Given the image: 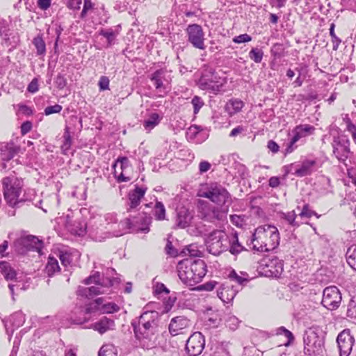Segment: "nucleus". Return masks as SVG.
<instances>
[{"instance_id":"f257e3e1","label":"nucleus","mask_w":356,"mask_h":356,"mask_svg":"<svg viewBox=\"0 0 356 356\" xmlns=\"http://www.w3.org/2000/svg\"><path fill=\"white\" fill-rule=\"evenodd\" d=\"M160 314L156 311H145L131 322L135 337L140 346L151 349L156 346V332L159 327Z\"/></svg>"},{"instance_id":"f03ea898","label":"nucleus","mask_w":356,"mask_h":356,"mask_svg":"<svg viewBox=\"0 0 356 356\" xmlns=\"http://www.w3.org/2000/svg\"><path fill=\"white\" fill-rule=\"evenodd\" d=\"M177 269L180 280L190 286L200 282L207 272L204 260L192 257L180 261Z\"/></svg>"},{"instance_id":"7ed1b4c3","label":"nucleus","mask_w":356,"mask_h":356,"mask_svg":"<svg viewBox=\"0 0 356 356\" xmlns=\"http://www.w3.org/2000/svg\"><path fill=\"white\" fill-rule=\"evenodd\" d=\"M279 243L280 234L275 226L259 227L252 235V248L257 252L273 250L278 246Z\"/></svg>"},{"instance_id":"20e7f679","label":"nucleus","mask_w":356,"mask_h":356,"mask_svg":"<svg viewBox=\"0 0 356 356\" xmlns=\"http://www.w3.org/2000/svg\"><path fill=\"white\" fill-rule=\"evenodd\" d=\"M119 282L120 279L118 277L113 279L104 277L99 272H96L94 275L89 276L83 280V283L86 285L92 283L95 285L90 287L79 286L77 290V295L90 298L95 296L105 293L106 289Z\"/></svg>"},{"instance_id":"39448f33","label":"nucleus","mask_w":356,"mask_h":356,"mask_svg":"<svg viewBox=\"0 0 356 356\" xmlns=\"http://www.w3.org/2000/svg\"><path fill=\"white\" fill-rule=\"evenodd\" d=\"M152 220V218L145 212L138 213L136 216L127 218L124 220L119 222V229L115 230L113 235L120 236L128 232L147 233L149 231V226Z\"/></svg>"},{"instance_id":"423d86ee","label":"nucleus","mask_w":356,"mask_h":356,"mask_svg":"<svg viewBox=\"0 0 356 356\" xmlns=\"http://www.w3.org/2000/svg\"><path fill=\"white\" fill-rule=\"evenodd\" d=\"M199 195L210 200L216 204L228 209L232 199L228 191L218 183H211L200 191Z\"/></svg>"},{"instance_id":"0eeeda50","label":"nucleus","mask_w":356,"mask_h":356,"mask_svg":"<svg viewBox=\"0 0 356 356\" xmlns=\"http://www.w3.org/2000/svg\"><path fill=\"white\" fill-rule=\"evenodd\" d=\"M23 186V180L14 175H10L2 179L3 197L9 206L18 207Z\"/></svg>"},{"instance_id":"6e6552de","label":"nucleus","mask_w":356,"mask_h":356,"mask_svg":"<svg viewBox=\"0 0 356 356\" xmlns=\"http://www.w3.org/2000/svg\"><path fill=\"white\" fill-rule=\"evenodd\" d=\"M304 353L311 356L320 354L323 348L324 334L319 328L312 327L304 334Z\"/></svg>"},{"instance_id":"1a4fd4ad","label":"nucleus","mask_w":356,"mask_h":356,"mask_svg":"<svg viewBox=\"0 0 356 356\" xmlns=\"http://www.w3.org/2000/svg\"><path fill=\"white\" fill-rule=\"evenodd\" d=\"M227 209L218 207L211 204H202L198 209V216L203 220L216 225L222 224L227 220Z\"/></svg>"},{"instance_id":"9d476101","label":"nucleus","mask_w":356,"mask_h":356,"mask_svg":"<svg viewBox=\"0 0 356 356\" xmlns=\"http://www.w3.org/2000/svg\"><path fill=\"white\" fill-rule=\"evenodd\" d=\"M228 236L222 230H214L207 237L206 245L207 251L213 255H219L228 250Z\"/></svg>"},{"instance_id":"9b49d317","label":"nucleus","mask_w":356,"mask_h":356,"mask_svg":"<svg viewBox=\"0 0 356 356\" xmlns=\"http://www.w3.org/2000/svg\"><path fill=\"white\" fill-rule=\"evenodd\" d=\"M197 85L203 90L217 95L222 90L223 84L218 80L215 71L212 68H206L202 72Z\"/></svg>"},{"instance_id":"f8f14e48","label":"nucleus","mask_w":356,"mask_h":356,"mask_svg":"<svg viewBox=\"0 0 356 356\" xmlns=\"http://www.w3.org/2000/svg\"><path fill=\"white\" fill-rule=\"evenodd\" d=\"M261 274L269 277H280L284 270V262L277 257H266L258 267Z\"/></svg>"},{"instance_id":"ddd939ff","label":"nucleus","mask_w":356,"mask_h":356,"mask_svg":"<svg viewBox=\"0 0 356 356\" xmlns=\"http://www.w3.org/2000/svg\"><path fill=\"white\" fill-rule=\"evenodd\" d=\"M316 160L306 159L300 163H291L286 166V173L292 174L299 177H303L312 175L318 169Z\"/></svg>"},{"instance_id":"4468645a","label":"nucleus","mask_w":356,"mask_h":356,"mask_svg":"<svg viewBox=\"0 0 356 356\" xmlns=\"http://www.w3.org/2000/svg\"><path fill=\"white\" fill-rule=\"evenodd\" d=\"M149 79L154 86L156 91L163 96L170 90L169 85L171 81L170 73L165 69H159L149 75Z\"/></svg>"},{"instance_id":"2eb2a0df","label":"nucleus","mask_w":356,"mask_h":356,"mask_svg":"<svg viewBox=\"0 0 356 356\" xmlns=\"http://www.w3.org/2000/svg\"><path fill=\"white\" fill-rule=\"evenodd\" d=\"M341 300V293L337 286H327L323 290L321 303L327 309H337L339 307Z\"/></svg>"},{"instance_id":"dca6fc26","label":"nucleus","mask_w":356,"mask_h":356,"mask_svg":"<svg viewBox=\"0 0 356 356\" xmlns=\"http://www.w3.org/2000/svg\"><path fill=\"white\" fill-rule=\"evenodd\" d=\"M186 32L188 36V41L196 49L204 50L206 45L204 44L205 35L202 27L197 24H189Z\"/></svg>"},{"instance_id":"f3484780","label":"nucleus","mask_w":356,"mask_h":356,"mask_svg":"<svg viewBox=\"0 0 356 356\" xmlns=\"http://www.w3.org/2000/svg\"><path fill=\"white\" fill-rule=\"evenodd\" d=\"M204 337L200 332L192 334L186 344V350L191 356H198L204 348Z\"/></svg>"},{"instance_id":"a211bd4d","label":"nucleus","mask_w":356,"mask_h":356,"mask_svg":"<svg viewBox=\"0 0 356 356\" xmlns=\"http://www.w3.org/2000/svg\"><path fill=\"white\" fill-rule=\"evenodd\" d=\"M333 154L341 163H344L350 154V141L345 137H334L332 144Z\"/></svg>"},{"instance_id":"6ab92c4d","label":"nucleus","mask_w":356,"mask_h":356,"mask_svg":"<svg viewBox=\"0 0 356 356\" xmlns=\"http://www.w3.org/2000/svg\"><path fill=\"white\" fill-rule=\"evenodd\" d=\"M337 342L340 356H348L352 350L354 338L349 330H343L337 337Z\"/></svg>"},{"instance_id":"aec40b11","label":"nucleus","mask_w":356,"mask_h":356,"mask_svg":"<svg viewBox=\"0 0 356 356\" xmlns=\"http://www.w3.org/2000/svg\"><path fill=\"white\" fill-rule=\"evenodd\" d=\"M120 166L121 172L116 177L118 182H127L131 179L130 172L132 170L129 159L127 156H119L113 164V167Z\"/></svg>"},{"instance_id":"412c9836","label":"nucleus","mask_w":356,"mask_h":356,"mask_svg":"<svg viewBox=\"0 0 356 356\" xmlns=\"http://www.w3.org/2000/svg\"><path fill=\"white\" fill-rule=\"evenodd\" d=\"M0 35L7 46L15 47L19 42V37L9 28L8 22L0 19Z\"/></svg>"},{"instance_id":"4be33fe9","label":"nucleus","mask_w":356,"mask_h":356,"mask_svg":"<svg viewBox=\"0 0 356 356\" xmlns=\"http://www.w3.org/2000/svg\"><path fill=\"white\" fill-rule=\"evenodd\" d=\"M146 191V187H140L136 185L135 188L129 193V200L127 208L128 212L136 209L140 205L141 200L143 198Z\"/></svg>"},{"instance_id":"5701e85b","label":"nucleus","mask_w":356,"mask_h":356,"mask_svg":"<svg viewBox=\"0 0 356 356\" xmlns=\"http://www.w3.org/2000/svg\"><path fill=\"white\" fill-rule=\"evenodd\" d=\"M190 326V321L184 316H177L172 318L169 324V331L172 335L179 334L181 331Z\"/></svg>"},{"instance_id":"b1692460","label":"nucleus","mask_w":356,"mask_h":356,"mask_svg":"<svg viewBox=\"0 0 356 356\" xmlns=\"http://www.w3.org/2000/svg\"><path fill=\"white\" fill-rule=\"evenodd\" d=\"M186 137L188 140L193 141L196 143H201L204 141L208 135L202 131V129L197 125L191 126L186 131Z\"/></svg>"},{"instance_id":"393cba45","label":"nucleus","mask_w":356,"mask_h":356,"mask_svg":"<svg viewBox=\"0 0 356 356\" xmlns=\"http://www.w3.org/2000/svg\"><path fill=\"white\" fill-rule=\"evenodd\" d=\"M66 229L74 235L83 236L87 232V225L85 220H75L74 222L67 221Z\"/></svg>"},{"instance_id":"a878e982","label":"nucleus","mask_w":356,"mask_h":356,"mask_svg":"<svg viewBox=\"0 0 356 356\" xmlns=\"http://www.w3.org/2000/svg\"><path fill=\"white\" fill-rule=\"evenodd\" d=\"M114 326L113 320L103 317L98 322L92 324L90 327L102 334L109 330H113Z\"/></svg>"},{"instance_id":"bb28decb","label":"nucleus","mask_w":356,"mask_h":356,"mask_svg":"<svg viewBox=\"0 0 356 356\" xmlns=\"http://www.w3.org/2000/svg\"><path fill=\"white\" fill-rule=\"evenodd\" d=\"M315 129V127L310 124H300L294 127L292 130V133L299 140L302 138L312 135L314 133Z\"/></svg>"},{"instance_id":"cd10ccee","label":"nucleus","mask_w":356,"mask_h":356,"mask_svg":"<svg viewBox=\"0 0 356 356\" xmlns=\"http://www.w3.org/2000/svg\"><path fill=\"white\" fill-rule=\"evenodd\" d=\"M228 249L231 254H238L245 250V248L239 243L238 234L236 232L228 236Z\"/></svg>"},{"instance_id":"c85d7f7f","label":"nucleus","mask_w":356,"mask_h":356,"mask_svg":"<svg viewBox=\"0 0 356 356\" xmlns=\"http://www.w3.org/2000/svg\"><path fill=\"white\" fill-rule=\"evenodd\" d=\"M243 106L244 102L242 100L232 98L226 103L225 110L230 116H232L240 112Z\"/></svg>"},{"instance_id":"c756f323","label":"nucleus","mask_w":356,"mask_h":356,"mask_svg":"<svg viewBox=\"0 0 356 356\" xmlns=\"http://www.w3.org/2000/svg\"><path fill=\"white\" fill-rule=\"evenodd\" d=\"M21 242L29 250L33 249L40 252L42 248V242L34 236H27L22 238Z\"/></svg>"},{"instance_id":"7c9ffc66","label":"nucleus","mask_w":356,"mask_h":356,"mask_svg":"<svg viewBox=\"0 0 356 356\" xmlns=\"http://www.w3.org/2000/svg\"><path fill=\"white\" fill-rule=\"evenodd\" d=\"M0 273L7 281L13 280L16 278L17 273L8 262H0Z\"/></svg>"},{"instance_id":"2f4dec72","label":"nucleus","mask_w":356,"mask_h":356,"mask_svg":"<svg viewBox=\"0 0 356 356\" xmlns=\"http://www.w3.org/2000/svg\"><path fill=\"white\" fill-rule=\"evenodd\" d=\"M191 216L186 209H181L177 212L176 223L181 228L188 227L191 220Z\"/></svg>"},{"instance_id":"473e14b6","label":"nucleus","mask_w":356,"mask_h":356,"mask_svg":"<svg viewBox=\"0 0 356 356\" xmlns=\"http://www.w3.org/2000/svg\"><path fill=\"white\" fill-rule=\"evenodd\" d=\"M161 120L162 116H160L156 113H152L149 114L147 119L144 120L143 124L145 129L147 131H149L156 126H157Z\"/></svg>"},{"instance_id":"72a5a7b5","label":"nucleus","mask_w":356,"mask_h":356,"mask_svg":"<svg viewBox=\"0 0 356 356\" xmlns=\"http://www.w3.org/2000/svg\"><path fill=\"white\" fill-rule=\"evenodd\" d=\"M1 150L2 159L9 161L17 153L18 147L14 143H7Z\"/></svg>"},{"instance_id":"f704fd0d","label":"nucleus","mask_w":356,"mask_h":356,"mask_svg":"<svg viewBox=\"0 0 356 356\" xmlns=\"http://www.w3.org/2000/svg\"><path fill=\"white\" fill-rule=\"evenodd\" d=\"M152 213L156 220L162 221L165 220V208L164 204L156 201L153 207Z\"/></svg>"},{"instance_id":"c9c22d12","label":"nucleus","mask_w":356,"mask_h":356,"mask_svg":"<svg viewBox=\"0 0 356 356\" xmlns=\"http://www.w3.org/2000/svg\"><path fill=\"white\" fill-rule=\"evenodd\" d=\"M346 259L348 264L356 270V244H353L348 248Z\"/></svg>"},{"instance_id":"e433bc0d","label":"nucleus","mask_w":356,"mask_h":356,"mask_svg":"<svg viewBox=\"0 0 356 356\" xmlns=\"http://www.w3.org/2000/svg\"><path fill=\"white\" fill-rule=\"evenodd\" d=\"M60 270L58 260L54 257H49L48 262L45 267V272L49 277L53 276L56 272Z\"/></svg>"},{"instance_id":"4c0bfd02","label":"nucleus","mask_w":356,"mask_h":356,"mask_svg":"<svg viewBox=\"0 0 356 356\" xmlns=\"http://www.w3.org/2000/svg\"><path fill=\"white\" fill-rule=\"evenodd\" d=\"M104 220L106 222V225L111 227L109 229L112 230V233H111L112 236H115L113 235L114 231L119 229V227H118L119 222H118V218L116 217V214L114 213H106L104 216Z\"/></svg>"},{"instance_id":"58836bf2","label":"nucleus","mask_w":356,"mask_h":356,"mask_svg":"<svg viewBox=\"0 0 356 356\" xmlns=\"http://www.w3.org/2000/svg\"><path fill=\"white\" fill-rule=\"evenodd\" d=\"M242 275H239L234 270H232L229 274V278L240 285H245L248 281V275L246 273L241 272Z\"/></svg>"},{"instance_id":"ea45409f","label":"nucleus","mask_w":356,"mask_h":356,"mask_svg":"<svg viewBox=\"0 0 356 356\" xmlns=\"http://www.w3.org/2000/svg\"><path fill=\"white\" fill-rule=\"evenodd\" d=\"M274 334L276 335H284L287 339V341L284 343V346H286L291 345L294 341L293 333L284 326L276 328L274 331Z\"/></svg>"},{"instance_id":"a19ab883","label":"nucleus","mask_w":356,"mask_h":356,"mask_svg":"<svg viewBox=\"0 0 356 356\" xmlns=\"http://www.w3.org/2000/svg\"><path fill=\"white\" fill-rule=\"evenodd\" d=\"M10 322L14 328H18L25 322V316L22 312H17L10 317Z\"/></svg>"},{"instance_id":"79ce46f5","label":"nucleus","mask_w":356,"mask_h":356,"mask_svg":"<svg viewBox=\"0 0 356 356\" xmlns=\"http://www.w3.org/2000/svg\"><path fill=\"white\" fill-rule=\"evenodd\" d=\"M33 44L37 50L38 55H44L46 52V44L42 35H38L33 40Z\"/></svg>"},{"instance_id":"37998d69","label":"nucleus","mask_w":356,"mask_h":356,"mask_svg":"<svg viewBox=\"0 0 356 356\" xmlns=\"http://www.w3.org/2000/svg\"><path fill=\"white\" fill-rule=\"evenodd\" d=\"M102 304V298H99L95 301L86 305L85 313L86 314L95 313L99 312L101 313V307Z\"/></svg>"},{"instance_id":"c03bdc74","label":"nucleus","mask_w":356,"mask_h":356,"mask_svg":"<svg viewBox=\"0 0 356 356\" xmlns=\"http://www.w3.org/2000/svg\"><path fill=\"white\" fill-rule=\"evenodd\" d=\"M282 218L284 219L292 227H299L302 223L296 220L297 215L294 211L282 213Z\"/></svg>"},{"instance_id":"a18cd8bd","label":"nucleus","mask_w":356,"mask_h":356,"mask_svg":"<svg viewBox=\"0 0 356 356\" xmlns=\"http://www.w3.org/2000/svg\"><path fill=\"white\" fill-rule=\"evenodd\" d=\"M99 356H117L116 348L113 344H105L100 348Z\"/></svg>"},{"instance_id":"49530a36","label":"nucleus","mask_w":356,"mask_h":356,"mask_svg":"<svg viewBox=\"0 0 356 356\" xmlns=\"http://www.w3.org/2000/svg\"><path fill=\"white\" fill-rule=\"evenodd\" d=\"M63 143L61 146V148L65 154H66V151L69 150L72 145V136L70 134V129L68 126H66L65 128V131L63 134Z\"/></svg>"},{"instance_id":"de8ad7c7","label":"nucleus","mask_w":356,"mask_h":356,"mask_svg":"<svg viewBox=\"0 0 356 356\" xmlns=\"http://www.w3.org/2000/svg\"><path fill=\"white\" fill-rule=\"evenodd\" d=\"M264 56V51L262 49H259L257 47L252 48L249 52L250 58L255 62L256 63H259L261 62Z\"/></svg>"},{"instance_id":"09e8293b","label":"nucleus","mask_w":356,"mask_h":356,"mask_svg":"<svg viewBox=\"0 0 356 356\" xmlns=\"http://www.w3.org/2000/svg\"><path fill=\"white\" fill-rule=\"evenodd\" d=\"M99 35L106 38L107 40V42H108V46H111L113 44V42L116 38L117 34L115 33V31L113 29H102L99 31Z\"/></svg>"},{"instance_id":"8fccbe9b","label":"nucleus","mask_w":356,"mask_h":356,"mask_svg":"<svg viewBox=\"0 0 356 356\" xmlns=\"http://www.w3.org/2000/svg\"><path fill=\"white\" fill-rule=\"evenodd\" d=\"M120 310V307L114 302L102 304L101 313L112 314Z\"/></svg>"},{"instance_id":"3c124183","label":"nucleus","mask_w":356,"mask_h":356,"mask_svg":"<svg viewBox=\"0 0 356 356\" xmlns=\"http://www.w3.org/2000/svg\"><path fill=\"white\" fill-rule=\"evenodd\" d=\"M35 197V191L33 189L25 190L24 194H21L19 200V204L25 202H31Z\"/></svg>"},{"instance_id":"603ef678","label":"nucleus","mask_w":356,"mask_h":356,"mask_svg":"<svg viewBox=\"0 0 356 356\" xmlns=\"http://www.w3.org/2000/svg\"><path fill=\"white\" fill-rule=\"evenodd\" d=\"M95 8V3L92 2V0H83V7L80 14V18L84 19L87 16L89 10Z\"/></svg>"},{"instance_id":"864d4df0","label":"nucleus","mask_w":356,"mask_h":356,"mask_svg":"<svg viewBox=\"0 0 356 356\" xmlns=\"http://www.w3.org/2000/svg\"><path fill=\"white\" fill-rule=\"evenodd\" d=\"M230 220L233 225L238 227H242L245 224V216L241 215H231Z\"/></svg>"},{"instance_id":"5fc2aeb1","label":"nucleus","mask_w":356,"mask_h":356,"mask_svg":"<svg viewBox=\"0 0 356 356\" xmlns=\"http://www.w3.org/2000/svg\"><path fill=\"white\" fill-rule=\"evenodd\" d=\"M330 35L332 38V49L333 50H337L341 40L334 33V24H332L330 28Z\"/></svg>"},{"instance_id":"6e6d98bb","label":"nucleus","mask_w":356,"mask_h":356,"mask_svg":"<svg viewBox=\"0 0 356 356\" xmlns=\"http://www.w3.org/2000/svg\"><path fill=\"white\" fill-rule=\"evenodd\" d=\"M191 104L193 106V113L196 115L203 106L204 102L200 97L195 96L191 100Z\"/></svg>"},{"instance_id":"4d7b16f0","label":"nucleus","mask_w":356,"mask_h":356,"mask_svg":"<svg viewBox=\"0 0 356 356\" xmlns=\"http://www.w3.org/2000/svg\"><path fill=\"white\" fill-rule=\"evenodd\" d=\"M64 4L70 10H79L82 3V0H63Z\"/></svg>"},{"instance_id":"13d9d810","label":"nucleus","mask_w":356,"mask_h":356,"mask_svg":"<svg viewBox=\"0 0 356 356\" xmlns=\"http://www.w3.org/2000/svg\"><path fill=\"white\" fill-rule=\"evenodd\" d=\"M312 216H316V213L312 209H310L309 204H306L303 206V208L300 213V216L301 218L309 219Z\"/></svg>"},{"instance_id":"bf43d9fd","label":"nucleus","mask_w":356,"mask_h":356,"mask_svg":"<svg viewBox=\"0 0 356 356\" xmlns=\"http://www.w3.org/2000/svg\"><path fill=\"white\" fill-rule=\"evenodd\" d=\"M347 314L349 317L356 318V298H353L350 300L348 305Z\"/></svg>"},{"instance_id":"052dcab7","label":"nucleus","mask_w":356,"mask_h":356,"mask_svg":"<svg viewBox=\"0 0 356 356\" xmlns=\"http://www.w3.org/2000/svg\"><path fill=\"white\" fill-rule=\"evenodd\" d=\"M55 84L59 90L63 89L67 85V79L65 74L59 73L55 78Z\"/></svg>"},{"instance_id":"680f3d73","label":"nucleus","mask_w":356,"mask_h":356,"mask_svg":"<svg viewBox=\"0 0 356 356\" xmlns=\"http://www.w3.org/2000/svg\"><path fill=\"white\" fill-rule=\"evenodd\" d=\"M239 320L234 316H230L226 319V325L230 330H235L239 324Z\"/></svg>"},{"instance_id":"e2e57ef3","label":"nucleus","mask_w":356,"mask_h":356,"mask_svg":"<svg viewBox=\"0 0 356 356\" xmlns=\"http://www.w3.org/2000/svg\"><path fill=\"white\" fill-rule=\"evenodd\" d=\"M63 109L62 106L59 104H55L54 106H47L44 110L45 115H49L54 113H59Z\"/></svg>"},{"instance_id":"0e129e2a","label":"nucleus","mask_w":356,"mask_h":356,"mask_svg":"<svg viewBox=\"0 0 356 356\" xmlns=\"http://www.w3.org/2000/svg\"><path fill=\"white\" fill-rule=\"evenodd\" d=\"M298 141V140L294 136H293L290 141L286 145V147L284 150V154H287L293 152L297 148V145H296V143Z\"/></svg>"},{"instance_id":"69168bd1","label":"nucleus","mask_w":356,"mask_h":356,"mask_svg":"<svg viewBox=\"0 0 356 356\" xmlns=\"http://www.w3.org/2000/svg\"><path fill=\"white\" fill-rule=\"evenodd\" d=\"M232 40L234 43H237V44L248 42L252 40V37L247 33H244V34H241L238 36H235Z\"/></svg>"},{"instance_id":"338daca9","label":"nucleus","mask_w":356,"mask_h":356,"mask_svg":"<svg viewBox=\"0 0 356 356\" xmlns=\"http://www.w3.org/2000/svg\"><path fill=\"white\" fill-rule=\"evenodd\" d=\"M154 293L156 295L161 294L162 293L168 294L170 293V291L163 283H156L154 286Z\"/></svg>"},{"instance_id":"774afa93","label":"nucleus","mask_w":356,"mask_h":356,"mask_svg":"<svg viewBox=\"0 0 356 356\" xmlns=\"http://www.w3.org/2000/svg\"><path fill=\"white\" fill-rule=\"evenodd\" d=\"M109 79L106 76H102L99 79L98 86L100 90H106L109 89Z\"/></svg>"}]
</instances>
